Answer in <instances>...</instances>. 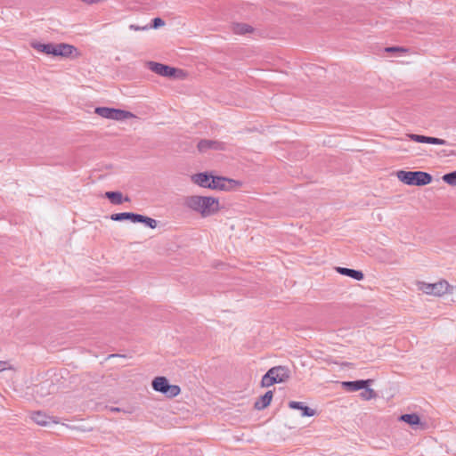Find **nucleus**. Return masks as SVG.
I'll return each instance as SVG.
<instances>
[{
    "mask_svg": "<svg viewBox=\"0 0 456 456\" xmlns=\"http://www.w3.org/2000/svg\"><path fill=\"white\" fill-rule=\"evenodd\" d=\"M397 178L407 185L424 186L429 184L433 177L424 171H404L400 170L396 174Z\"/></svg>",
    "mask_w": 456,
    "mask_h": 456,
    "instance_id": "nucleus-1",
    "label": "nucleus"
},
{
    "mask_svg": "<svg viewBox=\"0 0 456 456\" xmlns=\"http://www.w3.org/2000/svg\"><path fill=\"white\" fill-rule=\"evenodd\" d=\"M418 288L427 295L441 297L445 293H452L453 287L447 281L441 280L436 283H427L425 281L418 282Z\"/></svg>",
    "mask_w": 456,
    "mask_h": 456,
    "instance_id": "nucleus-2",
    "label": "nucleus"
},
{
    "mask_svg": "<svg viewBox=\"0 0 456 456\" xmlns=\"http://www.w3.org/2000/svg\"><path fill=\"white\" fill-rule=\"evenodd\" d=\"M94 112L102 118L113 120H125L134 117L130 111L109 107H97Z\"/></svg>",
    "mask_w": 456,
    "mask_h": 456,
    "instance_id": "nucleus-3",
    "label": "nucleus"
},
{
    "mask_svg": "<svg viewBox=\"0 0 456 456\" xmlns=\"http://www.w3.org/2000/svg\"><path fill=\"white\" fill-rule=\"evenodd\" d=\"M242 184L240 181L234 180L232 178H227L224 176H215L212 177L211 180V188L212 190H219V191H232Z\"/></svg>",
    "mask_w": 456,
    "mask_h": 456,
    "instance_id": "nucleus-4",
    "label": "nucleus"
},
{
    "mask_svg": "<svg viewBox=\"0 0 456 456\" xmlns=\"http://www.w3.org/2000/svg\"><path fill=\"white\" fill-rule=\"evenodd\" d=\"M147 67L152 72H154L159 76L165 77H175V73L177 71H180L179 69H177L175 68H173V67H170L168 65L162 64L159 62H156V61H148Z\"/></svg>",
    "mask_w": 456,
    "mask_h": 456,
    "instance_id": "nucleus-5",
    "label": "nucleus"
},
{
    "mask_svg": "<svg viewBox=\"0 0 456 456\" xmlns=\"http://www.w3.org/2000/svg\"><path fill=\"white\" fill-rule=\"evenodd\" d=\"M200 215L203 217L214 215L219 210V201L214 197H202Z\"/></svg>",
    "mask_w": 456,
    "mask_h": 456,
    "instance_id": "nucleus-6",
    "label": "nucleus"
},
{
    "mask_svg": "<svg viewBox=\"0 0 456 456\" xmlns=\"http://www.w3.org/2000/svg\"><path fill=\"white\" fill-rule=\"evenodd\" d=\"M80 55L77 47L72 45L66 43H59L55 44V57H62V58H77Z\"/></svg>",
    "mask_w": 456,
    "mask_h": 456,
    "instance_id": "nucleus-7",
    "label": "nucleus"
},
{
    "mask_svg": "<svg viewBox=\"0 0 456 456\" xmlns=\"http://www.w3.org/2000/svg\"><path fill=\"white\" fill-rule=\"evenodd\" d=\"M197 148L200 152H206L210 149L216 151H224L225 149V144L223 142L216 140L203 139L198 142Z\"/></svg>",
    "mask_w": 456,
    "mask_h": 456,
    "instance_id": "nucleus-8",
    "label": "nucleus"
},
{
    "mask_svg": "<svg viewBox=\"0 0 456 456\" xmlns=\"http://www.w3.org/2000/svg\"><path fill=\"white\" fill-rule=\"evenodd\" d=\"M373 382L372 379H358L354 381H343L342 387L348 392H354L365 388Z\"/></svg>",
    "mask_w": 456,
    "mask_h": 456,
    "instance_id": "nucleus-9",
    "label": "nucleus"
},
{
    "mask_svg": "<svg viewBox=\"0 0 456 456\" xmlns=\"http://www.w3.org/2000/svg\"><path fill=\"white\" fill-rule=\"evenodd\" d=\"M56 389V387L50 380L43 381L35 387V393L40 396L45 397L47 395L53 394Z\"/></svg>",
    "mask_w": 456,
    "mask_h": 456,
    "instance_id": "nucleus-10",
    "label": "nucleus"
},
{
    "mask_svg": "<svg viewBox=\"0 0 456 456\" xmlns=\"http://www.w3.org/2000/svg\"><path fill=\"white\" fill-rule=\"evenodd\" d=\"M269 370L273 371V376L277 383L285 382L290 377V370L286 366H275L271 368Z\"/></svg>",
    "mask_w": 456,
    "mask_h": 456,
    "instance_id": "nucleus-11",
    "label": "nucleus"
},
{
    "mask_svg": "<svg viewBox=\"0 0 456 456\" xmlns=\"http://www.w3.org/2000/svg\"><path fill=\"white\" fill-rule=\"evenodd\" d=\"M214 175H209L208 172L195 174L191 176V181L203 188H211V180Z\"/></svg>",
    "mask_w": 456,
    "mask_h": 456,
    "instance_id": "nucleus-12",
    "label": "nucleus"
},
{
    "mask_svg": "<svg viewBox=\"0 0 456 456\" xmlns=\"http://www.w3.org/2000/svg\"><path fill=\"white\" fill-rule=\"evenodd\" d=\"M289 407L293 410L301 411L303 417H312L315 415V411L305 405L302 402L290 401L289 402Z\"/></svg>",
    "mask_w": 456,
    "mask_h": 456,
    "instance_id": "nucleus-13",
    "label": "nucleus"
},
{
    "mask_svg": "<svg viewBox=\"0 0 456 456\" xmlns=\"http://www.w3.org/2000/svg\"><path fill=\"white\" fill-rule=\"evenodd\" d=\"M336 271L339 274L348 276L355 281H362L364 278V274L362 271L350 269L346 267H336Z\"/></svg>",
    "mask_w": 456,
    "mask_h": 456,
    "instance_id": "nucleus-14",
    "label": "nucleus"
},
{
    "mask_svg": "<svg viewBox=\"0 0 456 456\" xmlns=\"http://www.w3.org/2000/svg\"><path fill=\"white\" fill-rule=\"evenodd\" d=\"M273 396V393L271 390H268L265 392V394L262 396H260L255 403L254 407L255 409L261 411L265 409L267 406L270 405Z\"/></svg>",
    "mask_w": 456,
    "mask_h": 456,
    "instance_id": "nucleus-15",
    "label": "nucleus"
},
{
    "mask_svg": "<svg viewBox=\"0 0 456 456\" xmlns=\"http://www.w3.org/2000/svg\"><path fill=\"white\" fill-rule=\"evenodd\" d=\"M202 197L197 195L186 197L184 204L187 208L200 213Z\"/></svg>",
    "mask_w": 456,
    "mask_h": 456,
    "instance_id": "nucleus-16",
    "label": "nucleus"
},
{
    "mask_svg": "<svg viewBox=\"0 0 456 456\" xmlns=\"http://www.w3.org/2000/svg\"><path fill=\"white\" fill-rule=\"evenodd\" d=\"M168 385H169V382H168L167 379L166 377H162V376L156 377L151 382L152 388L156 392H159L161 394H164L166 392V390H167Z\"/></svg>",
    "mask_w": 456,
    "mask_h": 456,
    "instance_id": "nucleus-17",
    "label": "nucleus"
},
{
    "mask_svg": "<svg viewBox=\"0 0 456 456\" xmlns=\"http://www.w3.org/2000/svg\"><path fill=\"white\" fill-rule=\"evenodd\" d=\"M32 48L35 50L44 53L47 55H53L54 56V51H55V44L53 43H48V44H42V43H31Z\"/></svg>",
    "mask_w": 456,
    "mask_h": 456,
    "instance_id": "nucleus-18",
    "label": "nucleus"
},
{
    "mask_svg": "<svg viewBox=\"0 0 456 456\" xmlns=\"http://www.w3.org/2000/svg\"><path fill=\"white\" fill-rule=\"evenodd\" d=\"M105 197L114 205L122 204L124 201L128 202L130 199L128 197L123 198L120 191H106Z\"/></svg>",
    "mask_w": 456,
    "mask_h": 456,
    "instance_id": "nucleus-19",
    "label": "nucleus"
},
{
    "mask_svg": "<svg viewBox=\"0 0 456 456\" xmlns=\"http://www.w3.org/2000/svg\"><path fill=\"white\" fill-rule=\"evenodd\" d=\"M137 214L133 212H121V213H115L110 216V219L112 221L120 222L125 220H129L132 223H135V217Z\"/></svg>",
    "mask_w": 456,
    "mask_h": 456,
    "instance_id": "nucleus-20",
    "label": "nucleus"
},
{
    "mask_svg": "<svg viewBox=\"0 0 456 456\" xmlns=\"http://www.w3.org/2000/svg\"><path fill=\"white\" fill-rule=\"evenodd\" d=\"M399 420L409 424L412 428L421 424L420 418L416 413L403 414L399 417Z\"/></svg>",
    "mask_w": 456,
    "mask_h": 456,
    "instance_id": "nucleus-21",
    "label": "nucleus"
},
{
    "mask_svg": "<svg viewBox=\"0 0 456 456\" xmlns=\"http://www.w3.org/2000/svg\"><path fill=\"white\" fill-rule=\"evenodd\" d=\"M31 419L40 426H46L52 421V418L42 411L33 412Z\"/></svg>",
    "mask_w": 456,
    "mask_h": 456,
    "instance_id": "nucleus-22",
    "label": "nucleus"
},
{
    "mask_svg": "<svg viewBox=\"0 0 456 456\" xmlns=\"http://www.w3.org/2000/svg\"><path fill=\"white\" fill-rule=\"evenodd\" d=\"M232 30L237 35H245L253 31V28L246 23H235Z\"/></svg>",
    "mask_w": 456,
    "mask_h": 456,
    "instance_id": "nucleus-23",
    "label": "nucleus"
},
{
    "mask_svg": "<svg viewBox=\"0 0 456 456\" xmlns=\"http://www.w3.org/2000/svg\"><path fill=\"white\" fill-rule=\"evenodd\" d=\"M135 223L144 224L146 226L154 229L157 227V221L151 217L137 214Z\"/></svg>",
    "mask_w": 456,
    "mask_h": 456,
    "instance_id": "nucleus-24",
    "label": "nucleus"
},
{
    "mask_svg": "<svg viewBox=\"0 0 456 456\" xmlns=\"http://www.w3.org/2000/svg\"><path fill=\"white\" fill-rule=\"evenodd\" d=\"M276 380L273 376V371L268 370L262 378L261 385L262 387H268L276 384Z\"/></svg>",
    "mask_w": 456,
    "mask_h": 456,
    "instance_id": "nucleus-25",
    "label": "nucleus"
},
{
    "mask_svg": "<svg viewBox=\"0 0 456 456\" xmlns=\"http://www.w3.org/2000/svg\"><path fill=\"white\" fill-rule=\"evenodd\" d=\"M181 392V388L177 385H168L167 390L163 394L168 398H174L178 395Z\"/></svg>",
    "mask_w": 456,
    "mask_h": 456,
    "instance_id": "nucleus-26",
    "label": "nucleus"
},
{
    "mask_svg": "<svg viewBox=\"0 0 456 456\" xmlns=\"http://www.w3.org/2000/svg\"><path fill=\"white\" fill-rule=\"evenodd\" d=\"M364 390L360 394L361 397L364 400H370L377 396L376 392L370 388L369 386L363 388Z\"/></svg>",
    "mask_w": 456,
    "mask_h": 456,
    "instance_id": "nucleus-27",
    "label": "nucleus"
},
{
    "mask_svg": "<svg viewBox=\"0 0 456 456\" xmlns=\"http://www.w3.org/2000/svg\"><path fill=\"white\" fill-rule=\"evenodd\" d=\"M443 180L450 185L456 186V171L444 175Z\"/></svg>",
    "mask_w": 456,
    "mask_h": 456,
    "instance_id": "nucleus-28",
    "label": "nucleus"
},
{
    "mask_svg": "<svg viewBox=\"0 0 456 456\" xmlns=\"http://www.w3.org/2000/svg\"><path fill=\"white\" fill-rule=\"evenodd\" d=\"M408 137L416 142L427 143L428 136L415 134H409Z\"/></svg>",
    "mask_w": 456,
    "mask_h": 456,
    "instance_id": "nucleus-29",
    "label": "nucleus"
},
{
    "mask_svg": "<svg viewBox=\"0 0 456 456\" xmlns=\"http://www.w3.org/2000/svg\"><path fill=\"white\" fill-rule=\"evenodd\" d=\"M427 143L436 145H447V141L436 137L428 136Z\"/></svg>",
    "mask_w": 456,
    "mask_h": 456,
    "instance_id": "nucleus-30",
    "label": "nucleus"
},
{
    "mask_svg": "<svg viewBox=\"0 0 456 456\" xmlns=\"http://www.w3.org/2000/svg\"><path fill=\"white\" fill-rule=\"evenodd\" d=\"M164 25H165V21L161 18L157 17V18L152 19L151 25L149 28H159Z\"/></svg>",
    "mask_w": 456,
    "mask_h": 456,
    "instance_id": "nucleus-31",
    "label": "nucleus"
},
{
    "mask_svg": "<svg viewBox=\"0 0 456 456\" xmlns=\"http://www.w3.org/2000/svg\"><path fill=\"white\" fill-rule=\"evenodd\" d=\"M386 52L387 53H395V52H407L406 49L403 48V47H399V46H391V47H387L386 49Z\"/></svg>",
    "mask_w": 456,
    "mask_h": 456,
    "instance_id": "nucleus-32",
    "label": "nucleus"
},
{
    "mask_svg": "<svg viewBox=\"0 0 456 456\" xmlns=\"http://www.w3.org/2000/svg\"><path fill=\"white\" fill-rule=\"evenodd\" d=\"M129 28H130L131 30L140 31V30H145V29H148V26L140 27V26H137V25H134V24H131V25L129 26Z\"/></svg>",
    "mask_w": 456,
    "mask_h": 456,
    "instance_id": "nucleus-33",
    "label": "nucleus"
},
{
    "mask_svg": "<svg viewBox=\"0 0 456 456\" xmlns=\"http://www.w3.org/2000/svg\"><path fill=\"white\" fill-rule=\"evenodd\" d=\"M8 362L0 361V372L7 369Z\"/></svg>",
    "mask_w": 456,
    "mask_h": 456,
    "instance_id": "nucleus-34",
    "label": "nucleus"
},
{
    "mask_svg": "<svg viewBox=\"0 0 456 456\" xmlns=\"http://www.w3.org/2000/svg\"><path fill=\"white\" fill-rule=\"evenodd\" d=\"M111 411H120V409H119V408H111Z\"/></svg>",
    "mask_w": 456,
    "mask_h": 456,
    "instance_id": "nucleus-35",
    "label": "nucleus"
}]
</instances>
